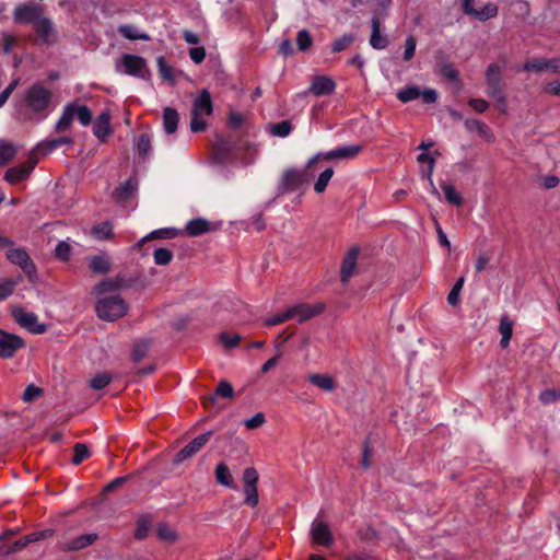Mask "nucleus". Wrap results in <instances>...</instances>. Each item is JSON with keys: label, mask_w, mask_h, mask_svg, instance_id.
<instances>
[{"label": "nucleus", "mask_w": 560, "mask_h": 560, "mask_svg": "<svg viewBox=\"0 0 560 560\" xmlns=\"http://www.w3.org/2000/svg\"><path fill=\"white\" fill-rule=\"evenodd\" d=\"M335 90L336 83L330 77L316 75L310 85L308 92L315 96H324L332 94Z\"/></svg>", "instance_id": "nucleus-16"}, {"label": "nucleus", "mask_w": 560, "mask_h": 560, "mask_svg": "<svg viewBox=\"0 0 560 560\" xmlns=\"http://www.w3.org/2000/svg\"><path fill=\"white\" fill-rule=\"evenodd\" d=\"M158 66H159V72L163 79L171 81V82L174 81L173 69H172V67L166 65L165 59L163 57H160L158 59Z\"/></svg>", "instance_id": "nucleus-59"}, {"label": "nucleus", "mask_w": 560, "mask_h": 560, "mask_svg": "<svg viewBox=\"0 0 560 560\" xmlns=\"http://www.w3.org/2000/svg\"><path fill=\"white\" fill-rule=\"evenodd\" d=\"M70 245L65 241H61L56 245L55 255L61 260H67L70 257Z\"/></svg>", "instance_id": "nucleus-60"}, {"label": "nucleus", "mask_w": 560, "mask_h": 560, "mask_svg": "<svg viewBox=\"0 0 560 560\" xmlns=\"http://www.w3.org/2000/svg\"><path fill=\"white\" fill-rule=\"evenodd\" d=\"M432 145V143H424L422 142L420 145H419V149L422 150L423 152L420 153L418 155V162L419 163H427L428 164V168L427 170H422L421 171V174H422V177L428 179V182H430L432 184V176H433V171H434V165H435V155H439V151H435L433 154H429L427 151L429 150V148Z\"/></svg>", "instance_id": "nucleus-17"}, {"label": "nucleus", "mask_w": 560, "mask_h": 560, "mask_svg": "<svg viewBox=\"0 0 560 560\" xmlns=\"http://www.w3.org/2000/svg\"><path fill=\"white\" fill-rule=\"evenodd\" d=\"M523 70L526 72L550 71L560 74V58H534L523 65Z\"/></svg>", "instance_id": "nucleus-12"}, {"label": "nucleus", "mask_w": 560, "mask_h": 560, "mask_svg": "<svg viewBox=\"0 0 560 560\" xmlns=\"http://www.w3.org/2000/svg\"><path fill=\"white\" fill-rule=\"evenodd\" d=\"M51 101V92L42 84H33L26 89L23 103L25 107L38 119H45L48 115L47 108Z\"/></svg>", "instance_id": "nucleus-1"}, {"label": "nucleus", "mask_w": 560, "mask_h": 560, "mask_svg": "<svg viewBox=\"0 0 560 560\" xmlns=\"http://www.w3.org/2000/svg\"><path fill=\"white\" fill-rule=\"evenodd\" d=\"M231 149V145L228 141L220 140L214 144V158L218 162L222 163L224 158L220 156L223 153L229 152Z\"/></svg>", "instance_id": "nucleus-62"}, {"label": "nucleus", "mask_w": 560, "mask_h": 560, "mask_svg": "<svg viewBox=\"0 0 560 560\" xmlns=\"http://www.w3.org/2000/svg\"><path fill=\"white\" fill-rule=\"evenodd\" d=\"M334 175V170L331 167L325 168L318 176L317 180L314 185V190L317 194H322L325 191L329 180L331 179Z\"/></svg>", "instance_id": "nucleus-38"}, {"label": "nucleus", "mask_w": 560, "mask_h": 560, "mask_svg": "<svg viewBox=\"0 0 560 560\" xmlns=\"http://www.w3.org/2000/svg\"><path fill=\"white\" fill-rule=\"evenodd\" d=\"M66 143H70V139L61 137L52 140L43 141L42 143H38L36 145L35 150L38 154L47 155Z\"/></svg>", "instance_id": "nucleus-28"}, {"label": "nucleus", "mask_w": 560, "mask_h": 560, "mask_svg": "<svg viewBox=\"0 0 560 560\" xmlns=\"http://www.w3.org/2000/svg\"><path fill=\"white\" fill-rule=\"evenodd\" d=\"M270 130L273 136L284 138L290 135L292 127L288 120H283L272 125Z\"/></svg>", "instance_id": "nucleus-53"}, {"label": "nucleus", "mask_w": 560, "mask_h": 560, "mask_svg": "<svg viewBox=\"0 0 560 560\" xmlns=\"http://www.w3.org/2000/svg\"><path fill=\"white\" fill-rule=\"evenodd\" d=\"M15 154L14 147L5 141H0V165L7 164Z\"/></svg>", "instance_id": "nucleus-47"}, {"label": "nucleus", "mask_w": 560, "mask_h": 560, "mask_svg": "<svg viewBox=\"0 0 560 560\" xmlns=\"http://www.w3.org/2000/svg\"><path fill=\"white\" fill-rule=\"evenodd\" d=\"M445 199L455 206H460L463 203V197L459 191L452 185H444L442 187Z\"/></svg>", "instance_id": "nucleus-42"}, {"label": "nucleus", "mask_w": 560, "mask_h": 560, "mask_svg": "<svg viewBox=\"0 0 560 560\" xmlns=\"http://www.w3.org/2000/svg\"><path fill=\"white\" fill-rule=\"evenodd\" d=\"M73 115L82 126H89L92 121V112L85 105L73 103Z\"/></svg>", "instance_id": "nucleus-37"}, {"label": "nucleus", "mask_w": 560, "mask_h": 560, "mask_svg": "<svg viewBox=\"0 0 560 560\" xmlns=\"http://www.w3.org/2000/svg\"><path fill=\"white\" fill-rule=\"evenodd\" d=\"M358 253L359 252L357 248H352L346 254V256L342 260L341 269H340V278H341V282L343 284L348 283L349 279L352 277V275L355 270Z\"/></svg>", "instance_id": "nucleus-20"}, {"label": "nucleus", "mask_w": 560, "mask_h": 560, "mask_svg": "<svg viewBox=\"0 0 560 560\" xmlns=\"http://www.w3.org/2000/svg\"><path fill=\"white\" fill-rule=\"evenodd\" d=\"M128 305L119 295L100 298L96 304V313L101 319L113 322L124 316Z\"/></svg>", "instance_id": "nucleus-3"}, {"label": "nucleus", "mask_w": 560, "mask_h": 560, "mask_svg": "<svg viewBox=\"0 0 560 560\" xmlns=\"http://www.w3.org/2000/svg\"><path fill=\"white\" fill-rule=\"evenodd\" d=\"M173 257V252L170 250L168 248L160 247L153 252V260L159 266L168 265L172 261Z\"/></svg>", "instance_id": "nucleus-39"}, {"label": "nucleus", "mask_w": 560, "mask_h": 560, "mask_svg": "<svg viewBox=\"0 0 560 560\" xmlns=\"http://www.w3.org/2000/svg\"><path fill=\"white\" fill-rule=\"evenodd\" d=\"M215 395L223 398H232L234 395L233 386L228 381H221L217 386Z\"/></svg>", "instance_id": "nucleus-57"}, {"label": "nucleus", "mask_w": 560, "mask_h": 560, "mask_svg": "<svg viewBox=\"0 0 560 560\" xmlns=\"http://www.w3.org/2000/svg\"><path fill=\"white\" fill-rule=\"evenodd\" d=\"M149 348H150L149 340L136 341L133 345L132 352H131L132 360L135 362H139L140 360H142L145 357V354L148 353Z\"/></svg>", "instance_id": "nucleus-41"}, {"label": "nucleus", "mask_w": 560, "mask_h": 560, "mask_svg": "<svg viewBox=\"0 0 560 560\" xmlns=\"http://www.w3.org/2000/svg\"><path fill=\"white\" fill-rule=\"evenodd\" d=\"M113 378L114 376L112 373L100 372L90 380V387L95 390L103 389L113 381Z\"/></svg>", "instance_id": "nucleus-35"}, {"label": "nucleus", "mask_w": 560, "mask_h": 560, "mask_svg": "<svg viewBox=\"0 0 560 560\" xmlns=\"http://www.w3.org/2000/svg\"><path fill=\"white\" fill-rule=\"evenodd\" d=\"M179 115L173 107L163 109V129L167 135H172L177 130Z\"/></svg>", "instance_id": "nucleus-22"}, {"label": "nucleus", "mask_w": 560, "mask_h": 560, "mask_svg": "<svg viewBox=\"0 0 560 560\" xmlns=\"http://www.w3.org/2000/svg\"><path fill=\"white\" fill-rule=\"evenodd\" d=\"M73 118H74V115H73V103H68L63 107L61 116L58 119V121L56 122V129L58 131H63V130L69 129Z\"/></svg>", "instance_id": "nucleus-30"}, {"label": "nucleus", "mask_w": 560, "mask_h": 560, "mask_svg": "<svg viewBox=\"0 0 560 560\" xmlns=\"http://www.w3.org/2000/svg\"><path fill=\"white\" fill-rule=\"evenodd\" d=\"M466 129L471 132H477L480 137L487 141H493V133L491 129L482 121L478 119H466L464 122Z\"/></svg>", "instance_id": "nucleus-23"}, {"label": "nucleus", "mask_w": 560, "mask_h": 560, "mask_svg": "<svg viewBox=\"0 0 560 560\" xmlns=\"http://www.w3.org/2000/svg\"><path fill=\"white\" fill-rule=\"evenodd\" d=\"M117 288L116 283L112 280H103L101 281L94 289V292L97 294V295H101V294H104V293H107V292H112V291H115Z\"/></svg>", "instance_id": "nucleus-63"}, {"label": "nucleus", "mask_w": 560, "mask_h": 560, "mask_svg": "<svg viewBox=\"0 0 560 560\" xmlns=\"http://www.w3.org/2000/svg\"><path fill=\"white\" fill-rule=\"evenodd\" d=\"M296 45L301 51H306L313 45L312 36L307 30L299 31L296 35Z\"/></svg>", "instance_id": "nucleus-46"}, {"label": "nucleus", "mask_w": 560, "mask_h": 560, "mask_svg": "<svg viewBox=\"0 0 560 560\" xmlns=\"http://www.w3.org/2000/svg\"><path fill=\"white\" fill-rule=\"evenodd\" d=\"M42 18V10L35 4H20L14 9L13 19L20 24H35Z\"/></svg>", "instance_id": "nucleus-13"}, {"label": "nucleus", "mask_w": 560, "mask_h": 560, "mask_svg": "<svg viewBox=\"0 0 560 560\" xmlns=\"http://www.w3.org/2000/svg\"><path fill=\"white\" fill-rule=\"evenodd\" d=\"M288 319H291V317H290V313H289L288 308H285L282 312H279L272 316L267 317L265 319V325L276 326V325L287 322Z\"/></svg>", "instance_id": "nucleus-55"}, {"label": "nucleus", "mask_w": 560, "mask_h": 560, "mask_svg": "<svg viewBox=\"0 0 560 560\" xmlns=\"http://www.w3.org/2000/svg\"><path fill=\"white\" fill-rule=\"evenodd\" d=\"M243 482L244 486L257 485L258 482V472L255 468H246L243 472Z\"/></svg>", "instance_id": "nucleus-64"}, {"label": "nucleus", "mask_w": 560, "mask_h": 560, "mask_svg": "<svg viewBox=\"0 0 560 560\" xmlns=\"http://www.w3.org/2000/svg\"><path fill=\"white\" fill-rule=\"evenodd\" d=\"M113 233V226L109 222H103L92 229V234L97 240H106Z\"/></svg>", "instance_id": "nucleus-44"}, {"label": "nucleus", "mask_w": 560, "mask_h": 560, "mask_svg": "<svg viewBox=\"0 0 560 560\" xmlns=\"http://www.w3.org/2000/svg\"><path fill=\"white\" fill-rule=\"evenodd\" d=\"M308 381L313 385H315V386H317V387H319V388H322V389H324L326 392H332L335 389L334 380L330 376H328V375L311 374L308 376Z\"/></svg>", "instance_id": "nucleus-34"}, {"label": "nucleus", "mask_w": 560, "mask_h": 560, "mask_svg": "<svg viewBox=\"0 0 560 560\" xmlns=\"http://www.w3.org/2000/svg\"><path fill=\"white\" fill-rule=\"evenodd\" d=\"M90 267L95 273H106L109 271V261L106 255H95L90 260Z\"/></svg>", "instance_id": "nucleus-36"}, {"label": "nucleus", "mask_w": 560, "mask_h": 560, "mask_svg": "<svg viewBox=\"0 0 560 560\" xmlns=\"http://www.w3.org/2000/svg\"><path fill=\"white\" fill-rule=\"evenodd\" d=\"M118 32L125 38H127L129 40H138V39L149 40L150 39V36L147 33L141 32L139 28H137L135 25H131V24L120 25L118 27Z\"/></svg>", "instance_id": "nucleus-27"}, {"label": "nucleus", "mask_w": 560, "mask_h": 560, "mask_svg": "<svg viewBox=\"0 0 560 560\" xmlns=\"http://www.w3.org/2000/svg\"><path fill=\"white\" fill-rule=\"evenodd\" d=\"M244 494H245L244 502L247 505L254 508L258 504L257 485L244 486Z\"/></svg>", "instance_id": "nucleus-49"}, {"label": "nucleus", "mask_w": 560, "mask_h": 560, "mask_svg": "<svg viewBox=\"0 0 560 560\" xmlns=\"http://www.w3.org/2000/svg\"><path fill=\"white\" fill-rule=\"evenodd\" d=\"M42 393H43V390L40 387H38L34 384H30L23 392L22 400L24 402H31V401L35 400L36 398H38L42 395Z\"/></svg>", "instance_id": "nucleus-56"}, {"label": "nucleus", "mask_w": 560, "mask_h": 560, "mask_svg": "<svg viewBox=\"0 0 560 560\" xmlns=\"http://www.w3.org/2000/svg\"><path fill=\"white\" fill-rule=\"evenodd\" d=\"M361 145H342L327 152L315 154L307 163V167H312L319 159L324 160H350L361 152Z\"/></svg>", "instance_id": "nucleus-7"}, {"label": "nucleus", "mask_w": 560, "mask_h": 560, "mask_svg": "<svg viewBox=\"0 0 560 560\" xmlns=\"http://www.w3.org/2000/svg\"><path fill=\"white\" fill-rule=\"evenodd\" d=\"M74 455L72 458V463L74 465L81 464L84 459H86L90 456L89 447L83 443H78L74 446Z\"/></svg>", "instance_id": "nucleus-51"}, {"label": "nucleus", "mask_w": 560, "mask_h": 560, "mask_svg": "<svg viewBox=\"0 0 560 560\" xmlns=\"http://www.w3.org/2000/svg\"><path fill=\"white\" fill-rule=\"evenodd\" d=\"M560 398V390L546 389L539 394V400L544 405H550Z\"/></svg>", "instance_id": "nucleus-58"}, {"label": "nucleus", "mask_w": 560, "mask_h": 560, "mask_svg": "<svg viewBox=\"0 0 560 560\" xmlns=\"http://www.w3.org/2000/svg\"><path fill=\"white\" fill-rule=\"evenodd\" d=\"M179 234V231L175 228H162L154 230L143 236L139 242L137 243V247H141L147 241L153 240V238H174Z\"/></svg>", "instance_id": "nucleus-24"}, {"label": "nucleus", "mask_w": 560, "mask_h": 560, "mask_svg": "<svg viewBox=\"0 0 560 560\" xmlns=\"http://www.w3.org/2000/svg\"><path fill=\"white\" fill-rule=\"evenodd\" d=\"M213 112V104L211 95L208 90L203 89L197 97L192 101L190 129L194 132L203 131L207 128V122L203 119L210 116Z\"/></svg>", "instance_id": "nucleus-2"}, {"label": "nucleus", "mask_w": 560, "mask_h": 560, "mask_svg": "<svg viewBox=\"0 0 560 560\" xmlns=\"http://www.w3.org/2000/svg\"><path fill=\"white\" fill-rule=\"evenodd\" d=\"M215 479L217 481L226 487L232 488L233 487V478L230 472L229 467L224 463H219L215 467Z\"/></svg>", "instance_id": "nucleus-33"}, {"label": "nucleus", "mask_w": 560, "mask_h": 560, "mask_svg": "<svg viewBox=\"0 0 560 560\" xmlns=\"http://www.w3.org/2000/svg\"><path fill=\"white\" fill-rule=\"evenodd\" d=\"M499 331L502 336L500 345L502 348H506L513 334V323L506 315H503L500 319Z\"/></svg>", "instance_id": "nucleus-29"}, {"label": "nucleus", "mask_w": 560, "mask_h": 560, "mask_svg": "<svg viewBox=\"0 0 560 560\" xmlns=\"http://www.w3.org/2000/svg\"><path fill=\"white\" fill-rule=\"evenodd\" d=\"M416 48H417L416 37L412 35L407 36L405 39V43H404L402 60L410 61L415 57Z\"/></svg>", "instance_id": "nucleus-43"}, {"label": "nucleus", "mask_w": 560, "mask_h": 560, "mask_svg": "<svg viewBox=\"0 0 560 560\" xmlns=\"http://www.w3.org/2000/svg\"><path fill=\"white\" fill-rule=\"evenodd\" d=\"M93 133L101 141H104L112 133L110 113L108 110L103 112L96 118L93 125Z\"/></svg>", "instance_id": "nucleus-21"}, {"label": "nucleus", "mask_w": 560, "mask_h": 560, "mask_svg": "<svg viewBox=\"0 0 560 560\" xmlns=\"http://www.w3.org/2000/svg\"><path fill=\"white\" fill-rule=\"evenodd\" d=\"M156 532L159 538L164 541H174L177 538L176 532L166 524H160Z\"/></svg>", "instance_id": "nucleus-52"}, {"label": "nucleus", "mask_w": 560, "mask_h": 560, "mask_svg": "<svg viewBox=\"0 0 560 560\" xmlns=\"http://www.w3.org/2000/svg\"><path fill=\"white\" fill-rule=\"evenodd\" d=\"M502 75V67L498 63H491L488 66L486 71V82L487 84H497L501 83Z\"/></svg>", "instance_id": "nucleus-40"}, {"label": "nucleus", "mask_w": 560, "mask_h": 560, "mask_svg": "<svg viewBox=\"0 0 560 560\" xmlns=\"http://www.w3.org/2000/svg\"><path fill=\"white\" fill-rule=\"evenodd\" d=\"M498 5L493 2H489L485 4L481 9H476L474 18L480 22H486L490 19L495 18L498 15Z\"/></svg>", "instance_id": "nucleus-31"}, {"label": "nucleus", "mask_w": 560, "mask_h": 560, "mask_svg": "<svg viewBox=\"0 0 560 560\" xmlns=\"http://www.w3.org/2000/svg\"><path fill=\"white\" fill-rule=\"evenodd\" d=\"M387 16L372 15L371 16V36L369 39L372 48L383 50L388 46V38L382 34V25Z\"/></svg>", "instance_id": "nucleus-10"}, {"label": "nucleus", "mask_w": 560, "mask_h": 560, "mask_svg": "<svg viewBox=\"0 0 560 560\" xmlns=\"http://www.w3.org/2000/svg\"><path fill=\"white\" fill-rule=\"evenodd\" d=\"M211 435L212 431H208L196 436L174 456L173 464L179 465L185 460L189 459L190 457H192L208 443Z\"/></svg>", "instance_id": "nucleus-8"}, {"label": "nucleus", "mask_w": 560, "mask_h": 560, "mask_svg": "<svg viewBox=\"0 0 560 560\" xmlns=\"http://www.w3.org/2000/svg\"><path fill=\"white\" fill-rule=\"evenodd\" d=\"M138 153L143 159H147L151 152V140L148 135H141L137 144Z\"/></svg>", "instance_id": "nucleus-54"}, {"label": "nucleus", "mask_w": 560, "mask_h": 560, "mask_svg": "<svg viewBox=\"0 0 560 560\" xmlns=\"http://www.w3.org/2000/svg\"><path fill=\"white\" fill-rule=\"evenodd\" d=\"M36 163L37 161L31 158L27 162H25L22 165L9 168L5 172L4 178L9 183H18L20 180H23L31 174Z\"/></svg>", "instance_id": "nucleus-18"}, {"label": "nucleus", "mask_w": 560, "mask_h": 560, "mask_svg": "<svg viewBox=\"0 0 560 560\" xmlns=\"http://www.w3.org/2000/svg\"><path fill=\"white\" fill-rule=\"evenodd\" d=\"M137 189V183L133 179H127L116 189V196L119 199L128 198Z\"/></svg>", "instance_id": "nucleus-48"}, {"label": "nucleus", "mask_w": 560, "mask_h": 560, "mask_svg": "<svg viewBox=\"0 0 560 560\" xmlns=\"http://www.w3.org/2000/svg\"><path fill=\"white\" fill-rule=\"evenodd\" d=\"M353 40H354L353 35L345 34L341 37L334 40V43L331 44V51L340 52V51L345 50Z\"/></svg>", "instance_id": "nucleus-50"}, {"label": "nucleus", "mask_w": 560, "mask_h": 560, "mask_svg": "<svg viewBox=\"0 0 560 560\" xmlns=\"http://www.w3.org/2000/svg\"><path fill=\"white\" fill-rule=\"evenodd\" d=\"M210 224L206 219L197 218L188 221L185 226V231L189 236H198L208 232Z\"/></svg>", "instance_id": "nucleus-25"}, {"label": "nucleus", "mask_w": 560, "mask_h": 560, "mask_svg": "<svg viewBox=\"0 0 560 560\" xmlns=\"http://www.w3.org/2000/svg\"><path fill=\"white\" fill-rule=\"evenodd\" d=\"M372 15L388 16V10L392 0H372ZM362 3V0H352V7H357Z\"/></svg>", "instance_id": "nucleus-32"}, {"label": "nucleus", "mask_w": 560, "mask_h": 560, "mask_svg": "<svg viewBox=\"0 0 560 560\" xmlns=\"http://www.w3.org/2000/svg\"><path fill=\"white\" fill-rule=\"evenodd\" d=\"M291 318H296L300 323L305 322L324 311V304H296L288 307Z\"/></svg>", "instance_id": "nucleus-14"}, {"label": "nucleus", "mask_w": 560, "mask_h": 560, "mask_svg": "<svg viewBox=\"0 0 560 560\" xmlns=\"http://www.w3.org/2000/svg\"><path fill=\"white\" fill-rule=\"evenodd\" d=\"M7 258L11 262L19 265L27 273H31L35 269L28 254L22 248L9 249L7 252Z\"/></svg>", "instance_id": "nucleus-19"}, {"label": "nucleus", "mask_w": 560, "mask_h": 560, "mask_svg": "<svg viewBox=\"0 0 560 560\" xmlns=\"http://www.w3.org/2000/svg\"><path fill=\"white\" fill-rule=\"evenodd\" d=\"M465 279L463 277L458 278L451 291L447 295V302L448 304L455 306L459 302V293L464 287Z\"/></svg>", "instance_id": "nucleus-45"}, {"label": "nucleus", "mask_w": 560, "mask_h": 560, "mask_svg": "<svg viewBox=\"0 0 560 560\" xmlns=\"http://www.w3.org/2000/svg\"><path fill=\"white\" fill-rule=\"evenodd\" d=\"M265 423V416L262 412H257L255 416L245 420L244 424L247 429L254 430Z\"/></svg>", "instance_id": "nucleus-61"}, {"label": "nucleus", "mask_w": 560, "mask_h": 560, "mask_svg": "<svg viewBox=\"0 0 560 560\" xmlns=\"http://www.w3.org/2000/svg\"><path fill=\"white\" fill-rule=\"evenodd\" d=\"M34 28L43 43H50L52 39V25L49 20L40 18L35 24Z\"/></svg>", "instance_id": "nucleus-26"}, {"label": "nucleus", "mask_w": 560, "mask_h": 560, "mask_svg": "<svg viewBox=\"0 0 560 560\" xmlns=\"http://www.w3.org/2000/svg\"><path fill=\"white\" fill-rule=\"evenodd\" d=\"M396 96L401 103H408L421 97L424 104H433L438 100V93L434 89L422 91L417 85H409L399 90Z\"/></svg>", "instance_id": "nucleus-6"}, {"label": "nucleus", "mask_w": 560, "mask_h": 560, "mask_svg": "<svg viewBox=\"0 0 560 560\" xmlns=\"http://www.w3.org/2000/svg\"><path fill=\"white\" fill-rule=\"evenodd\" d=\"M313 544L324 547H329L332 541V534L327 523L324 521H313L310 529Z\"/></svg>", "instance_id": "nucleus-11"}, {"label": "nucleus", "mask_w": 560, "mask_h": 560, "mask_svg": "<svg viewBox=\"0 0 560 560\" xmlns=\"http://www.w3.org/2000/svg\"><path fill=\"white\" fill-rule=\"evenodd\" d=\"M96 539H97V534H95V533L83 534V535H79L74 538L66 539V540L61 541L59 544V548L62 551H77V550H81V549H84V548L91 546L92 544L95 542Z\"/></svg>", "instance_id": "nucleus-15"}, {"label": "nucleus", "mask_w": 560, "mask_h": 560, "mask_svg": "<svg viewBox=\"0 0 560 560\" xmlns=\"http://www.w3.org/2000/svg\"><path fill=\"white\" fill-rule=\"evenodd\" d=\"M23 347L24 341L20 336L0 330V358L10 359Z\"/></svg>", "instance_id": "nucleus-9"}, {"label": "nucleus", "mask_w": 560, "mask_h": 560, "mask_svg": "<svg viewBox=\"0 0 560 560\" xmlns=\"http://www.w3.org/2000/svg\"><path fill=\"white\" fill-rule=\"evenodd\" d=\"M12 316L14 320L24 329L32 334H44L46 331V325L38 322V316L24 310L23 307L12 308Z\"/></svg>", "instance_id": "nucleus-5"}, {"label": "nucleus", "mask_w": 560, "mask_h": 560, "mask_svg": "<svg viewBox=\"0 0 560 560\" xmlns=\"http://www.w3.org/2000/svg\"><path fill=\"white\" fill-rule=\"evenodd\" d=\"M115 70L119 74H126L136 78H145L148 67L145 60L137 55L125 54L115 62Z\"/></svg>", "instance_id": "nucleus-4"}]
</instances>
